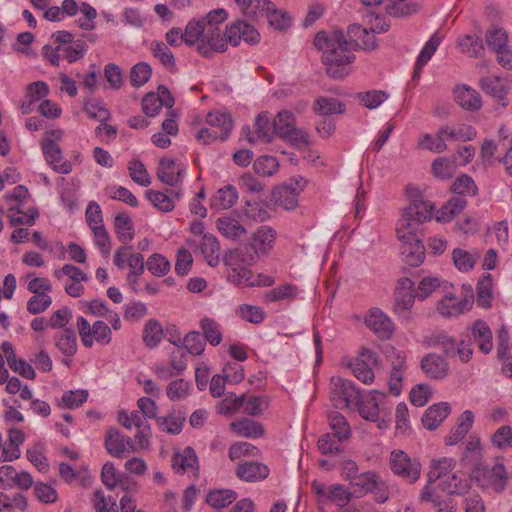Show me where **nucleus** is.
Listing matches in <instances>:
<instances>
[{
    "mask_svg": "<svg viewBox=\"0 0 512 512\" xmlns=\"http://www.w3.org/2000/svg\"><path fill=\"white\" fill-rule=\"evenodd\" d=\"M315 47L322 52V62L327 74L335 79L349 73V65L354 61L353 43L339 30L318 32L314 38Z\"/></svg>",
    "mask_w": 512,
    "mask_h": 512,
    "instance_id": "f257e3e1",
    "label": "nucleus"
},
{
    "mask_svg": "<svg viewBox=\"0 0 512 512\" xmlns=\"http://www.w3.org/2000/svg\"><path fill=\"white\" fill-rule=\"evenodd\" d=\"M469 482H428L421 498L430 501L438 512H454L456 504L452 497L469 490Z\"/></svg>",
    "mask_w": 512,
    "mask_h": 512,
    "instance_id": "f03ea898",
    "label": "nucleus"
},
{
    "mask_svg": "<svg viewBox=\"0 0 512 512\" xmlns=\"http://www.w3.org/2000/svg\"><path fill=\"white\" fill-rule=\"evenodd\" d=\"M77 329L81 342L86 348H91L94 342L108 345L112 341L111 328L104 321L98 320L90 325L86 318L80 316L77 318Z\"/></svg>",
    "mask_w": 512,
    "mask_h": 512,
    "instance_id": "7ed1b4c3",
    "label": "nucleus"
},
{
    "mask_svg": "<svg viewBox=\"0 0 512 512\" xmlns=\"http://www.w3.org/2000/svg\"><path fill=\"white\" fill-rule=\"evenodd\" d=\"M406 195L409 199V204L403 208L406 215L422 224L430 221L434 214L435 205L425 200L420 189L416 186H408Z\"/></svg>",
    "mask_w": 512,
    "mask_h": 512,
    "instance_id": "20e7f679",
    "label": "nucleus"
},
{
    "mask_svg": "<svg viewBox=\"0 0 512 512\" xmlns=\"http://www.w3.org/2000/svg\"><path fill=\"white\" fill-rule=\"evenodd\" d=\"M53 276L57 280H62L64 276L68 277L64 289L69 296L74 298L81 297L84 294L85 288L82 282L89 280L86 273L72 264H65L62 268L55 269Z\"/></svg>",
    "mask_w": 512,
    "mask_h": 512,
    "instance_id": "39448f33",
    "label": "nucleus"
},
{
    "mask_svg": "<svg viewBox=\"0 0 512 512\" xmlns=\"http://www.w3.org/2000/svg\"><path fill=\"white\" fill-rule=\"evenodd\" d=\"M386 395L380 391H373L366 396L359 395L356 400L359 414L362 418L369 421H379V413L382 410L390 414V409L385 407Z\"/></svg>",
    "mask_w": 512,
    "mask_h": 512,
    "instance_id": "423d86ee",
    "label": "nucleus"
},
{
    "mask_svg": "<svg viewBox=\"0 0 512 512\" xmlns=\"http://www.w3.org/2000/svg\"><path fill=\"white\" fill-rule=\"evenodd\" d=\"M390 468L393 473L402 478L418 480L421 473V464L412 459L402 450H394L390 454Z\"/></svg>",
    "mask_w": 512,
    "mask_h": 512,
    "instance_id": "0eeeda50",
    "label": "nucleus"
},
{
    "mask_svg": "<svg viewBox=\"0 0 512 512\" xmlns=\"http://www.w3.org/2000/svg\"><path fill=\"white\" fill-rule=\"evenodd\" d=\"M331 386V397L336 407H348L359 398L360 392L349 380L340 377H332Z\"/></svg>",
    "mask_w": 512,
    "mask_h": 512,
    "instance_id": "6e6552de",
    "label": "nucleus"
},
{
    "mask_svg": "<svg viewBox=\"0 0 512 512\" xmlns=\"http://www.w3.org/2000/svg\"><path fill=\"white\" fill-rule=\"evenodd\" d=\"M478 86L487 95L493 97L506 106L507 95L512 90V80L507 77L500 76H485L479 79Z\"/></svg>",
    "mask_w": 512,
    "mask_h": 512,
    "instance_id": "1a4fd4ad",
    "label": "nucleus"
},
{
    "mask_svg": "<svg viewBox=\"0 0 512 512\" xmlns=\"http://www.w3.org/2000/svg\"><path fill=\"white\" fill-rule=\"evenodd\" d=\"M364 323L380 339H390L395 330L393 321L378 308H372L367 312Z\"/></svg>",
    "mask_w": 512,
    "mask_h": 512,
    "instance_id": "9d476101",
    "label": "nucleus"
},
{
    "mask_svg": "<svg viewBox=\"0 0 512 512\" xmlns=\"http://www.w3.org/2000/svg\"><path fill=\"white\" fill-rule=\"evenodd\" d=\"M388 30V25L381 27H361L358 24H353L348 28V34L351 38L350 42L353 43V48L358 46L365 50H374L377 47L376 33L385 32Z\"/></svg>",
    "mask_w": 512,
    "mask_h": 512,
    "instance_id": "9b49d317",
    "label": "nucleus"
},
{
    "mask_svg": "<svg viewBox=\"0 0 512 512\" xmlns=\"http://www.w3.org/2000/svg\"><path fill=\"white\" fill-rule=\"evenodd\" d=\"M172 468L180 475H186L189 478L199 477V462L194 449L185 447L176 452L172 458Z\"/></svg>",
    "mask_w": 512,
    "mask_h": 512,
    "instance_id": "f8f14e48",
    "label": "nucleus"
},
{
    "mask_svg": "<svg viewBox=\"0 0 512 512\" xmlns=\"http://www.w3.org/2000/svg\"><path fill=\"white\" fill-rule=\"evenodd\" d=\"M416 297L414 282L407 277L400 278L394 292L395 313L401 314L405 311H409L413 307Z\"/></svg>",
    "mask_w": 512,
    "mask_h": 512,
    "instance_id": "ddd939ff",
    "label": "nucleus"
},
{
    "mask_svg": "<svg viewBox=\"0 0 512 512\" xmlns=\"http://www.w3.org/2000/svg\"><path fill=\"white\" fill-rule=\"evenodd\" d=\"M420 367L427 378L442 380L449 374L450 367L447 360L439 354L428 353L420 362Z\"/></svg>",
    "mask_w": 512,
    "mask_h": 512,
    "instance_id": "4468645a",
    "label": "nucleus"
},
{
    "mask_svg": "<svg viewBox=\"0 0 512 512\" xmlns=\"http://www.w3.org/2000/svg\"><path fill=\"white\" fill-rule=\"evenodd\" d=\"M391 372L389 377V390L390 392L398 396L403 387V379L406 374V355L403 352L395 351L391 355Z\"/></svg>",
    "mask_w": 512,
    "mask_h": 512,
    "instance_id": "2eb2a0df",
    "label": "nucleus"
},
{
    "mask_svg": "<svg viewBox=\"0 0 512 512\" xmlns=\"http://www.w3.org/2000/svg\"><path fill=\"white\" fill-rule=\"evenodd\" d=\"M472 307V301L466 297H456L452 293H447L438 303L437 310L445 317H454L469 311Z\"/></svg>",
    "mask_w": 512,
    "mask_h": 512,
    "instance_id": "dca6fc26",
    "label": "nucleus"
},
{
    "mask_svg": "<svg viewBox=\"0 0 512 512\" xmlns=\"http://www.w3.org/2000/svg\"><path fill=\"white\" fill-rule=\"evenodd\" d=\"M456 460L451 457L432 459L427 473L428 480H455Z\"/></svg>",
    "mask_w": 512,
    "mask_h": 512,
    "instance_id": "f3484780",
    "label": "nucleus"
},
{
    "mask_svg": "<svg viewBox=\"0 0 512 512\" xmlns=\"http://www.w3.org/2000/svg\"><path fill=\"white\" fill-rule=\"evenodd\" d=\"M455 102L467 111H478L482 107L481 96L477 90L466 85H457L453 90Z\"/></svg>",
    "mask_w": 512,
    "mask_h": 512,
    "instance_id": "a211bd4d",
    "label": "nucleus"
},
{
    "mask_svg": "<svg viewBox=\"0 0 512 512\" xmlns=\"http://www.w3.org/2000/svg\"><path fill=\"white\" fill-rule=\"evenodd\" d=\"M276 241V231L269 226H260L253 234L250 247L259 255H267L273 249Z\"/></svg>",
    "mask_w": 512,
    "mask_h": 512,
    "instance_id": "6ab92c4d",
    "label": "nucleus"
},
{
    "mask_svg": "<svg viewBox=\"0 0 512 512\" xmlns=\"http://www.w3.org/2000/svg\"><path fill=\"white\" fill-rule=\"evenodd\" d=\"M2 350L10 369L29 380H33L36 377V373L31 364L23 359L16 358L13 346L10 342H3Z\"/></svg>",
    "mask_w": 512,
    "mask_h": 512,
    "instance_id": "aec40b11",
    "label": "nucleus"
},
{
    "mask_svg": "<svg viewBox=\"0 0 512 512\" xmlns=\"http://www.w3.org/2000/svg\"><path fill=\"white\" fill-rule=\"evenodd\" d=\"M403 261L412 267L421 265L425 258V247L419 239L400 241Z\"/></svg>",
    "mask_w": 512,
    "mask_h": 512,
    "instance_id": "412c9836",
    "label": "nucleus"
},
{
    "mask_svg": "<svg viewBox=\"0 0 512 512\" xmlns=\"http://www.w3.org/2000/svg\"><path fill=\"white\" fill-rule=\"evenodd\" d=\"M256 258V252L250 245H240L225 254L224 263L226 266L249 267L256 261Z\"/></svg>",
    "mask_w": 512,
    "mask_h": 512,
    "instance_id": "4be33fe9",
    "label": "nucleus"
},
{
    "mask_svg": "<svg viewBox=\"0 0 512 512\" xmlns=\"http://www.w3.org/2000/svg\"><path fill=\"white\" fill-rule=\"evenodd\" d=\"M227 49V39L221 34L219 28L208 27L205 29L203 43L198 46V50L205 56L209 50L224 52Z\"/></svg>",
    "mask_w": 512,
    "mask_h": 512,
    "instance_id": "5701e85b",
    "label": "nucleus"
},
{
    "mask_svg": "<svg viewBox=\"0 0 512 512\" xmlns=\"http://www.w3.org/2000/svg\"><path fill=\"white\" fill-rule=\"evenodd\" d=\"M451 408L447 402L430 406L422 417L423 426L428 430L436 429L450 414Z\"/></svg>",
    "mask_w": 512,
    "mask_h": 512,
    "instance_id": "b1692460",
    "label": "nucleus"
},
{
    "mask_svg": "<svg viewBox=\"0 0 512 512\" xmlns=\"http://www.w3.org/2000/svg\"><path fill=\"white\" fill-rule=\"evenodd\" d=\"M206 123L221 134L220 141L227 140L233 129V121L230 114L219 110L209 112L206 115Z\"/></svg>",
    "mask_w": 512,
    "mask_h": 512,
    "instance_id": "393cba45",
    "label": "nucleus"
},
{
    "mask_svg": "<svg viewBox=\"0 0 512 512\" xmlns=\"http://www.w3.org/2000/svg\"><path fill=\"white\" fill-rule=\"evenodd\" d=\"M233 433L239 437L259 438L264 435V427L260 422L249 418L235 420L230 424Z\"/></svg>",
    "mask_w": 512,
    "mask_h": 512,
    "instance_id": "a878e982",
    "label": "nucleus"
},
{
    "mask_svg": "<svg viewBox=\"0 0 512 512\" xmlns=\"http://www.w3.org/2000/svg\"><path fill=\"white\" fill-rule=\"evenodd\" d=\"M183 170V166L173 159L163 158L160 160L157 176L162 182L172 186L180 181Z\"/></svg>",
    "mask_w": 512,
    "mask_h": 512,
    "instance_id": "bb28decb",
    "label": "nucleus"
},
{
    "mask_svg": "<svg viewBox=\"0 0 512 512\" xmlns=\"http://www.w3.org/2000/svg\"><path fill=\"white\" fill-rule=\"evenodd\" d=\"M131 445L129 437L122 436L118 430L109 429L106 433L105 446L108 453L115 457H124L128 451V446Z\"/></svg>",
    "mask_w": 512,
    "mask_h": 512,
    "instance_id": "cd10ccee",
    "label": "nucleus"
},
{
    "mask_svg": "<svg viewBox=\"0 0 512 512\" xmlns=\"http://www.w3.org/2000/svg\"><path fill=\"white\" fill-rule=\"evenodd\" d=\"M270 470L267 465L249 461L240 464L236 470V475L241 480H264L269 476Z\"/></svg>",
    "mask_w": 512,
    "mask_h": 512,
    "instance_id": "c85d7f7f",
    "label": "nucleus"
},
{
    "mask_svg": "<svg viewBox=\"0 0 512 512\" xmlns=\"http://www.w3.org/2000/svg\"><path fill=\"white\" fill-rule=\"evenodd\" d=\"M238 200V192L233 185H227L215 192L211 198V208L219 211L233 207Z\"/></svg>",
    "mask_w": 512,
    "mask_h": 512,
    "instance_id": "c756f323",
    "label": "nucleus"
},
{
    "mask_svg": "<svg viewBox=\"0 0 512 512\" xmlns=\"http://www.w3.org/2000/svg\"><path fill=\"white\" fill-rule=\"evenodd\" d=\"M474 340L478 343L479 350L488 354L493 348L492 331L483 320H477L471 327Z\"/></svg>",
    "mask_w": 512,
    "mask_h": 512,
    "instance_id": "7c9ffc66",
    "label": "nucleus"
},
{
    "mask_svg": "<svg viewBox=\"0 0 512 512\" xmlns=\"http://www.w3.org/2000/svg\"><path fill=\"white\" fill-rule=\"evenodd\" d=\"M217 229L222 236L230 240H238L246 234L245 227L230 216H223L217 220Z\"/></svg>",
    "mask_w": 512,
    "mask_h": 512,
    "instance_id": "2f4dec72",
    "label": "nucleus"
},
{
    "mask_svg": "<svg viewBox=\"0 0 512 512\" xmlns=\"http://www.w3.org/2000/svg\"><path fill=\"white\" fill-rule=\"evenodd\" d=\"M199 247L208 265L211 267L217 266L220 257V245L217 238L212 234H204Z\"/></svg>",
    "mask_w": 512,
    "mask_h": 512,
    "instance_id": "473e14b6",
    "label": "nucleus"
},
{
    "mask_svg": "<svg viewBox=\"0 0 512 512\" xmlns=\"http://www.w3.org/2000/svg\"><path fill=\"white\" fill-rule=\"evenodd\" d=\"M440 134L445 140L469 141L476 137V130L467 124L445 125L440 127Z\"/></svg>",
    "mask_w": 512,
    "mask_h": 512,
    "instance_id": "72a5a7b5",
    "label": "nucleus"
},
{
    "mask_svg": "<svg viewBox=\"0 0 512 512\" xmlns=\"http://www.w3.org/2000/svg\"><path fill=\"white\" fill-rule=\"evenodd\" d=\"M159 90L163 94H167L169 99H161L154 93H149L142 99V110L149 117L157 115L161 110L163 104L169 107L173 105V100L170 98L167 88L160 87Z\"/></svg>",
    "mask_w": 512,
    "mask_h": 512,
    "instance_id": "f704fd0d",
    "label": "nucleus"
},
{
    "mask_svg": "<svg viewBox=\"0 0 512 512\" xmlns=\"http://www.w3.org/2000/svg\"><path fill=\"white\" fill-rule=\"evenodd\" d=\"M479 259L477 251H468L462 248H455L452 251V261L460 271L467 273L471 271Z\"/></svg>",
    "mask_w": 512,
    "mask_h": 512,
    "instance_id": "c9c22d12",
    "label": "nucleus"
},
{
    "mask_svg": "<svg viewBox=\"0 0 512 512\" xmlns=\"http://www.w3.org/2000/svg\"><path fill=\"white\" fill-rule=\"evenodd\" d=\"M422 223L416 222L412 217L406 215L402 210L400 219L396 225V235L399 241L418 239L416 237L418 227Z\"/></svg>",
    "mask_w": 512,
    "mask_h": 512,
    "instance_id": "e433bc0d",
    "label": "nucleus"
},
{
    "mask_svg": "<svg viewBox=\"0 0 512 512\" xmlns=\"http://www.w3.org/2000/svg\"><path fill=\"white\" fill-rule=\"evenodd\" d=\"M114 228L119 241L128 244L134 238V225L129 215L118 213L114 220Z\"/></svg>",
    "mask_w": 512,
    "mask_h": 512,
    "instance_id": "4c0bfd02",
    "label": "nucleus"
},
{
    "mask_svg": "<svg viewBox=\"0 0 512 512\" xmlns=\"http://www.w3.org/2000/svg\"><path fill=\"white\" fill-rule=\"evenodd\" d=\"M228 280L238 286H255L258 285L259 282L254 279L252 271L246 266H227Z\"/></svg>",
    "mask_w": 512,
    "mask_h": 512,
    "instance_id": "58836bf2",
    "label": "nucleus"
},
{
    "mask_svg": "<svg viewBox=\"0 0 512 512\" xmlns=\"http://www.w3.org/2000/svg\"><path fill=\"white\" fill-rule=\"evenodd\" d=\"M241 13L251 19L259 21V15L270 7L269 0H234Z\"/></svg>",
    "mask_w": 512,
    "mask_h": 512,
    "instance_id": "ea45409f",
    "label": "nucleus"
},
{
    "mask_svg": "<svg viewBox=\"0 0 512 512\" xmlns=\"http://www.w3.org/2000/svg\"><path fill=\"white\" fill-rule=\"evenodd\" d=\"M441 42V38L437 34H433L430 39L426 42L420 54L418 55L415 70H414V78L419 76L423 67L428 63V61L435 54Z\"/></svg>",
    "mask_w": 512,
    "mask_h": 512,
    "instance_id": "a19ab883",
    "label": "nucleus"
},
{
    "mask_svg": "<svg viewBox=\"0 0 512 512\" xmlns=\"http://www.w3.org/2000/svg\"><path fill=\"white\" fill-rule=\"evenodd\" d=\"M8 218L12 226L16 225H27L32 226L39 216V212L35 208H29L27 212H24L17 206H11L8 209Z\"/></svg>",
    "mask_w": 512,
    "mask_h": 512,
    "instance_id": "79ce46f5",
    "label": "nucleus"
},
{
    "mask_svg": "<svg viewBox=\"0 0 512 512\" xmlns=\"http://www.w3.org/2000/svg\"><path fill=\"white\" fill-rule=\"evenodd\" d=\"M56 347L66 356L77 352V338L72 329H63L55 335Z\"/></svg>",
    "mask_w": 512,
    "mask_h": 512,
    "instance_id": "37998d69",
    "label": "nucleus"
},
{
    "mask_svg": "<svg viewBox=\"0 0 512 512\" xmlns=\"http://www.w3.org/2000/svg\"><path fill=\"white\" fill-rule=\"evenodd\" d=\"M9 444L3 447L4 461H12L20 456L19 445L24 442V433L20 429L11 428L8 432Z\"/></svg>",
    "mask_w": 512,
    "mask_h": 512,
    "instance_id": "c03bdc74",
    "label": "nucleus"
},
{
    "mask_svg": "<svg viewBox=\"0 0 512 512\" xmlns=\"http://www.w3.org/2000/svg\"><path fill=\"white\" fill-rule=\"evenodd\" d=\"M260 19H266L270 26H273L275 29L284 30L290 26L291 19L290 17L276 9L275 5L270 1V7L267 11H263L259 15Z\"/></svg>",
    "mask_w": 512,
    "mask_h": 512,
    "instance_id": "a18cd8bd",
    "label": "nucleus"
},
{
    "mask_svg": "<svg viewBox=\"0 0 512 512\" xmlns=\"http://www.w3.org/2000/svg\"><path fill=\"white\" fill-rule=\"evenodd\" d=\"M150 51L168 70L173 71L176 68L173 53L164 42L152 41Z\"/></svg>",
    "mask_w": 512,
    "mask_h": 512,
    "instance_id": "49530a36",
    "label": "nucleus"
},
{
    "mask_svg": "<svg viewBox=\"0 0 512 512\" xmlns=\"http://www.w3.org/2000/svg\"><path fill=\"white\" fill-rule=\"evenodd\" d=\"M63 136L64 131L62 129L47 130L40 141L43 155L46 156L61 150L59 143Z\"/></svg>",
    "mask_w": 512,
    "mask_h": 512,
    "instance_id": "de8ad7c7",
    "label": "nucleus"
},
{
    "mask_svg": "<svg viewBox=\"0 0 512 512\" xmlns=\"http://www.w3.org/2000/svg\"><path fill=\"white\" fill-rule=\"evenodd\" d=\"M461 52L469 57H477L484 49L482 39L477 34H466L458 38Z\"/></svg>",
    "mask_w": 512,
    "mask_h": 512,
    "instance_id": "09e8293b",
    "label": "nucleus"
},
{
    "mask_svg": "<svg viewBox=\"0 0 512 512\" xmlns=\"http://www.w3.org/2000/svg\"><path fill=\"white\" fill-rule=\"evenodd\" d=\"M457 168L456 162L451 157H439L431 165L433 175L439 179L451 178Z\"/></svg>",
    "mask_w": 512,
    "mask_h": 512,
    "instance_id": "8fccbe9b",
    "label": "nucleus"
},
{
    "mask_svg": "<svg viewBox=\"0 0 512 512\" xmlns=\"http://www.w3.org/2000/svg\"><path fill=\"white\" fill-rule=\"evenodd\" d=\"M418 146L433 153H442L447 149L445 137L440 134V128L435 136L428 133L421 135Z\"/></svg>",
    "mask_w": 512,
    "mask_h": 512,
    "instance_id": "3c124183",
    "label": "nucleus"
},
{
    "mask_svg": "<svg viewBox=\"0 0 512 512\" xmlns=\"http://www.w3.org/2000/svg\"><path fill=\"white\" fill-rule=\"evenodd\" d=\"M191 384L182 379L171 381L166 387V395L171 401H181L186 399L191 394Z\"/></svg>",
    "mask_w": 512,
    "mask_h": 512,
    "instance_id": "603ef678",
    "label": "nucleus"
},
{
    "mask_svg": "<svg viewBox=\"0 0 512 512\" xmlns=\"http://www.w3.org/2000/svg\"><path fill=\"white\" fill-rule=\"evenodd\" d=\"M260 450L251 443L239 441L229 447L228 456L230 460L237 461L246 457H258Z\"/></svg>",
    "mask_w": 512,
    "mask_h": 512,
    "instance_id": "864d4df0",
    "label": "nucleus"
},
{
    "mask_svg": "<svg viewBox=\"0 0 512 512\" xmlns=\"http://www.w3.org/2000/svg\"><path fill=\"white\" fill-rule=\"evenodd\" d=\"M206 24L204 21H201L200 19H192L190 20L186 27L184 32V42L188 46H193L196 44L200 38L202 40L204 39Z\"/></svg>",
    "mask_w": 512,
    "mask_h": 512,
    "instance_id": "5fc2aeb1",
    "label": "nucleus"
},
{
    "mask_svg": "<svg viewBox=\"0 0 512 512\" xmlns=\"http://www.w3.org/2000/svg\"><path fill=\"white\" fill-rule=\"evenodd\" d=\"M236 493L230 489L213 490L208 493L206 502L217 509L224 508L236 499Z\"/></svg>",
    "mask_w": 512,
    "mask_h": 512,
    "instance_id": "6e6d98bb",
    "label": "nucleus"
},
{
    "mask_svg": "<svg viewBox=\"0 0 512 512\" xmlns=\"http://www.w3.org/2000/svg\"><path fill=\"white\" fill-rule=\"evenodd\" d=\"M163 338L162 325L155 319H150L144 327L143 340L150 347H156Z\"/></svg>",
    "mask_w": 512,
    "mask_h": 512,
    "instance_id": "4d7b16f0",
    "label": "nucleus"
},
{
    "mask_svg": "<svg viewBox=\"0 0 512 512\" xmlns=\"http://www.w3.org/2000/svg\"><path fill=\"white\" fill-rule=\"evenodd\" d=\"M274 134L279 137L289 135L288 133L295 128L294 115L289 111H281L277 114L273 121Z\"/></svg>",
    "mask_w": 512,
    "mask_h": 512,
    "instance_id": "13d9d810",
    "label": "nucleus"
},
{
    "mask_svg": "<svg viewBox=\"0 0 512 512\" xmlns=\"http://www.w3.org/2000/svg\"><path fill=\"white\" fill-rule=\"evenodd\" d=\"M83 110L89 118L99 122H106L110 118L109 110L97 100L86 99L83 103Z\"/></svg>",
    "mask_w": 512,
    "mask_h": 512,
    "instance_id": "bf43d9fd",
    "label": "nucleus"
},
{
    "mask_svg": "<svg viewBox=\"0 0 512 512\" xmlns=\"http://www.w3.org/2000/svg\"><path fill=\"white\" fill-rule=\"evenodd\" d=\"M486 43L496 53L508 46V35L503 28L492 27L486 31Z\"/></svg>",
    "mask_w": 512,
    "mask_h": 512,
    "instance_id": "052dcab7",
    "label": "nucleus"
},
{
    "mask_svg": "<svg viewBox=\"0 0 512 512\" xmlns=\"http://www.w3.org/2000/svg\"><path fill=\"white\" fill-rule=\"evenodd\" d=\"M255 130L258 140L263 142H270L274 135L273 123H270V119L267 112L260 113L255 121Z\"/></svg>",
    "mask_w": 512,
    "mask_h": 512,
    "instance_id": "680f3d73",
    "label": "nucleus"
},
{
    "mask_svg": "<svg viewBox=\"0 0 512 512\" xmlns=\"http://www.w3.org/2000/svg\"><path fill=\"white\" fill-rule=\"evenodd\" d=\"M298 293V288L292 284L279 285L268 291L265 298L268 302L281 300H293Z\"/></svg>",
    "mask_w": 512,
    "mask_h": 512,
    "instance_id": "e2e57ef3",
    "label": "nucleus"
},
{
    "mask_svg": "<svg viewBox=\"0 0 512 512\" xmlns=\"http://www.w3.org/2000/svg\"><path fill=\"white\" fill-rule=\"evenodd\" d=\"M105 193L113 200L121 201L131 207L138 206L137 198L123 186L110 185L106 187Z\"/></svg>",
    "mask_w": 512,
    "mask_h": 512,
    "instance_id": "0e129e2a",
    "label": "nucleus"
},
{
    "mask_svg": "<svg viewBox=\"0 0 512 512\" xmlns=\"http://www.w3.org/2000/svg\"><path fill=\"white\" fill-rule=\"evenodd\" d=\"M256 174L260 176H272L279 169V162L273 156H260L253 164Z\"/></svg>",
    "mask_w": 512,
    "mask_h": 512,
    "instance_id": "69168bd1",
    "label": "nucleus"
},
{
    "mask_svg": "<svg viewBox=\"0 0 512 512\" xmlns=\"http://www.w3.org/2000/svg\"><path fill=\"white\" fill-rule=\"evenodd\" d=\"M128 170L130 177L135 183L144 187L149 186L151 184L150 175L147 172L144 164L140 160H131L128 164Z\"/></svg>",
    "mask_w": 512,
    "mask_h": 512,
    "instance_id": "338daca9",
    "label": "nucleus"
},
{
    "mask_svg": "<svg viewBox=\"0 0 512 512\" xmlns=\"http://www.w3.org/2000/svg\"><path fill=\"white\" fill-rule=\"evenodd\" d=\"M330 428L332 433L339 436V438L348 439L350 437V427L345 417L337 412H330L328 415Z\"/></svg>",
    "mask_w": 512,
    "mask_h": 512,
    "instance_id": "774afa93",
    "label": "nucleus"
}]
</instances>
